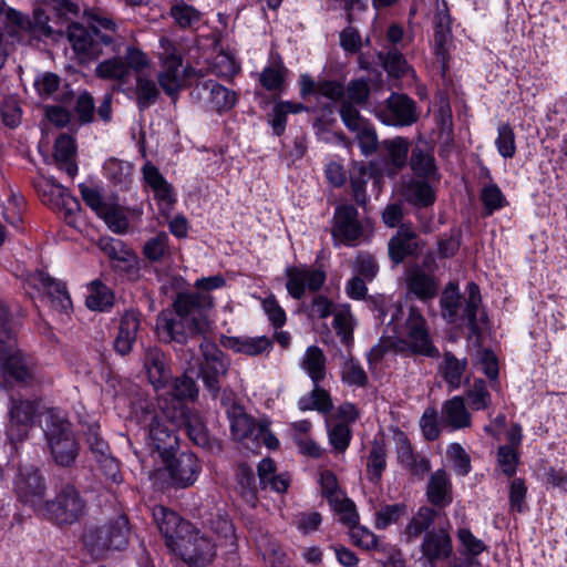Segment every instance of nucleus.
<instances>
[{
    "label": "nucleus",
    "instance_id": "obj_32",
    "mask_svg": "<svg viewBox=\"0 0 567 567\" xmlns=\"http://www.w3.org/2000/svg\"><path fill=\"white\" fill-rule=\"evenodd\" d=\"M258 476L262 488L285 493L290 484V477L282 473L276 474V464L271 458H264L258 464Z\"/></svg>",
    "mask_w": 567,
    "mask_h": 567
},
{
    "label": "nucleus",
    "instance_id": "obj_33",
    "mask_svg": "<svg viewBox=\"0 0 567 567\" xmlns=\"http://www.w3.org/2000/svg\"><path fill=\"white\" fill-rule=\"evenodd\" d=\"M408 289L417 299L426 302L437 296L439 284L431 275L416 270L408 278Z\"/></svg>",
    "mask_w": 567,
    "mask_h": 567
},
{
    "label": "nucleus",
    "instance_id": "obj_44",
    "mask_svg": "<svg viewBox=\"0 0 567 567\" xmlns=\"http://www.w3.org/2000/svg\"><path fill=\"white\" fill-rule=\"evenodd\" d=\"M354 319L350 306L343 305L334 309L333 328L341 342L350 347L353 341Z\"/></svg>",
    "mask_w": 567,
    "mask_h": 567
},
{
    "label": "nucleus",
    "instance_id": "obj_56",
    "mask_svg": "<svg viewBox=\"0 0 567 567\" xmlns=\"http://www.w3.org/2000/svg\"><path fill=\"white\" fill-rule=\"evenodd\" d=\"M451 40V30H441L435 29L434 32V53L436 55L437 61L441 63V73L445 76L446 71L449 69V42Z\"/></svg>",
    "mask_w": 567,
    "mask_h": 567
},
{
    "label": "nucleus",
    "instance_id": "obj_12",
    "mask_svg": "<svg viewBox=\"0 0 567 567\" xmlns=\"http://www.w3.org/2000/svg\"><path fill=\"white\" fill-rule=\"evenodd\" d=\"M14 491L24 504L39 511L44 503L45 483L33 464H20L14 477Z\"/></svg>",
    "mask_w": 567,
    "mask_h": 567
},
{
    "label": "nucleus",
    "instance_id": "obj_21",
    "mask_svg": "<svg viewBox=\"0 0 567 567\" xmlns=\"http://www.w3.org/2000/svg\"><path fill=\"white\" fill-rule=\"evenodd\" d=\"M143 365L150 382L156 390L164 388L171 381L168 360L159 348L148 347L144 350Z\"/></svg>",
    "mask_w": 567,
    "mask_h": 567
},
{
    "label": "nucleus",
    "instance_id": "obj_19",
    "mask_svg": "<svg viewBox=\"0 0 567 567\" xmlns=\"http://www.w3.org/2000/svg\"><path fill=\"white\" fill-rule=\"evenodd\" d=\"M172 483L177 487H188L195 483L202 471L197 456L192 452H183L164 461Z\"/></svg>",
    "mask_w": 567,
    "mask_h": 567
},
{
    "label": "nucleus",
    "instance_id": "obj_54",
    "mask_svg": "<svg viewBox=\"0 0 567 567\" xmlns=\"http://www.w3.org/2000/svg\"><path fill=\"white\" fill-rule=\"evenodd\" d=\"M237 477L243 498L254 507L257 501V488L252 470L247 466H241Z\"/></svg>",
    "mask_w": 567,
    "mask_h": 567
},
{
    "label": "nucleus",
    "instance_id": "obj_28",
    "mask_svg": "<svg viewBox=\"0 0 567 567\" xmlns=\"http://www.w3.org/2000/svg\"><path fill=\"white\" fill-rule=\"evenodd\" d=\"M466 369V358L458 359L451 351H445L442 361L439 363L437 371L450 390H457L462 385Z\"/></svg>",
    "mask_w": 567,
    "mask_h": 567
},
{
    "label": "nucleus",
    "instance_id": "obj_52",
    "mask_svg": "<svg viewBox=\"0 0 567 567\" xmlns=\"http://www.w3.org/2000/svg\"><path fill=\"white\" fill-rule=\"evenodd\" d=\"M379 59L390 75L400 78L409 71V64L398 49H391L385 54L379 53Z\"/></svg>",
    "mask_w": 567,
    "mask_h": 567
},
{
    "label": "nucleus",
    "instance_id": "obj_41",
    "mask_svg": "<svg viewBox=\"0 0 567 567\" xmlns=\"http://www.w3.org/2000/svg\"><path fill=\"white\" fill-rule=\"evenodd\" d=\"M342 359L343 362L340 367L341 381L349 386H367L369 378L360 362L350 353L348 355H343Z\"/></svg>",
    "mask_w": 567,
    "mask_h": 567
},
{
    "label": "nucleus",
    "instance_id": "obj_18",
    "mask_svg": "<svg viewBox=\"0 0 567 567\" xmlns=\"http://www.w3.org/2000/svg\"><path fill=\"white\" fill-rule=\"evenodd\" d=\"M37 411V404L32 401L11 400L7 430L11 441H21L27 437L30 429L33 426Z\"/></svg>",
    "mask_w": 567,
    "mask_h": 567
},
{
    "label": "nucleus",
    "instance_id": "obj_48",
    "mask_svg": "<svg viewBox=\"0 0 567 567\" xmlns=\"http://www.w3.org/2000/svg\"><path fill=\"white\" fill-rule=\"evenodd\" d=\"M404 195L410 203L423 207L432 205L435 199L432 187L420 181L410 182L405 186Z\"/></svg>",
    "mask_w": 567,
    "mask_h": 567
},
{
    "label": "nucleus",
    "instance_id": "obj_8",
    "mask_svg": "<svg viewBox=\"0 0 567 567\" xmlns=\"http://www.w3.org/2000/svg\"><path fill=\"white\" fill-rule=\"evenodd\" d=\"M27 284L39 291L50 308L58 313H68L72 300L63 281L43 270H35L27 277Z\"/></svg>",
    "mask_w": 567,
    "mask_h": 567
},
{
    "label": "nucleus",
    "instance_id": "obj_63",
    "mask_svg": "<svg viewBox=\"0 0 567 567\" xmlns=\"http://www.w3.org/2000/svg\"><path fill=\"white\" fill-rule=\"evenodd\" d=\"M350 537L355 546L363 549H380L378 536L368 528L354 525L350 528Z\"/></svg>",
    "mask_w": 567,
    "mask_h": 567
},
{
    "label": "nucleus",
    "instance_id": "obj_26",
    "mask_svg": "<svg viewBox=\"0 0 567 567\" xmlns=\"http://www.w3.org/2000/svg\"><path fill=\"white\" fill-rule=\"evenodd\" d=\"M426 496L429 502L439 508H444L452 503V483L444 470L432 473L426 487Z\"/></svg>",
    "mask_w": 567,
    "mask_h": 567
},
{
    "label": "nucleus",
    "instance_id": "obj_29",
    "mask_svg": "<svg viewBox=\"0 0 567 567\" xmlns=\"http://www.w3.org/2000/svg\"><path fill=\"white\" fill-rule=\"evenodd\" d=\"M300 368L310 378L312 383H321L328 374L327 357L318 346H310L306 349L300 360Z\"/></svg>",
    "mask_w": 567,
    "mask_h": 567
},
{
    "label": "nucleus",
    "instance_id": "obj_50",
    "mask_svg": "<svg viewBox=\"0 0 567 567\" xmlns=\"http://www.w3.org/2000/svg\"><path fill=\"white\" fill-rule=\"evenodd\" d=\"M328 437L334 451L343 453L350 444L352 430L347 422L331 421L328 423Z\"/></svg>",
    "mask_w": 567,
    "mask_h": 567
},
{
    "label": "nucleus",
    "instance_id": "obj_49",
    "mask_svg": "<svg viewBox=\"0 0 567 567\" xmlns=\"http://www.w3.org/2000/svg\"><path fill=\"white\" fill-rule=\"evenodd\" d=\"M461 295L454 282H449L442 292L440 305L442 315L449 322H455L460 308Z\"/></svg>",
    "mask_w": 567,
    "mask_h": 567
},
{
    "label": "nucleus",
    "instance_id": "obj_31",
    "mask_svg": "<svg viewBox=\"0 0 567 567\" xmlns=\"http://www.w3.org/2000/svg\"><path fill=\"white\" fill-rule=\"evenodd\" d=\"M179 415L182 424L186 427L189 439L199 446H206L209 443L208 431L203 416L199 412L181 405Z\"/></svg>",
    "mask_w": 567,
    "mask_h": 567
},
{
    "label": "nucleus",
    "instance_id": "obj_7",
    "mask_svg": "<svg viewBox=\"0 0 567 567\" xmlns=\"http://www.w3.org/2000/svg\"><path fill=\"white\" fill-rule=\"evenodd\" d=\"M39 511L56 525H72L84 515L85 502L75 487L68 484L54 499L44 502Z\"/></svg>",
    "mask_w": 567,
    "mask_h": 567
},
{
    "label": "nucleus",
    "instance_id": "obj_55",
    "mask_svg": "<svg viewBox=\"0 0 567 567\" xmlns=\"http://www.w3.org/2000/svg\"><path fill=\"white\" fill-rule=\"evenodd\" d=\"M481 200L487 215L501 209L506 203L504 194L495 183H488L483 187Z\"/></svg>",
    "mask_w": 567,
    "mask_h": 567
},
{
    "label": "nucleus",
    "instance_id": "obj_13",
    "mask_svg": "<svg viewBox=\"0 0 567 567\" xmlns=\"http://www.w3.org/2000/svg\"><path fill=\"white\" fill-rule=\"evenodd\" d=\"M162 51L158 53L162 70L158 73V83L163 91L171 97H175L182 89V56L178 54L172 40L166 37L159 39Z\"/></svg>",
    "mask_w": 567,
    "mask_h": 567
},
{
    "label": "nucleus",
    "instance_id": "obj_43",
    "mask_svg": "<svg viewBox=\"0 0 567 567\" xmlns=\"http://www.w3.org/2000/svg\"><path fill=\"white\" fill-rule=\"evenodd\" d=\"M371 174L364 162L353 163L350 171V184L353 199L358 205H365L368 196L365 192L367 183Z\"/></svg>",
    "mask_w": 567,
    "mask_h": 567
},
{
    "label": "nucleus",
    "instance_id": "obj_62",
    "mask_svg": "<svg viewBox=\"0 0 567 567\" xmlns=\"http://www.w3.org/2000/svg\"><path fill=\"white\" fill-rule=\"evenodd\" d=\"M100 248L112 259L118 261H130L132 257L131 250L120 239L102 238L100 240Z\"/></svg>",
    "mask_w": 567,
    "mask_h": 567
},
{
    "label": "nucleus",
    "instance_id": "obj_42",
    "mask_svg": "<svg viewBox=\"0 0 567 567\" xmlns=\"http://www.w3.org/2000/svg\"><path fill=\"white\" fill-rule=\"evenodd\" d=\"M114 293L112 290L101 282L93 280L89 286L85 305L91 310L105 311L113 306Z\"/></svg>",
    "mask_w": 567,
    "mask_h": 567
},
{
    "label": "nucleus",
    "instance_id": "obj_27",
    "mask_svg": "<svg viewBox=\"0 0 567 567\" xmlns=\"http://www.w3.org/2000/svg\"><path fill=\"white\" fill-rule=\"evenodd\" d=\"M417 250L419 241L415 231L404 225L389 241V255L395 264L402 262L408 256L416 254Z\"/></svg>",
    "mask_w": 567,
    "mask_h": 567
},
{
    "label": "nucleus",
    "instance_id": "obj_22",
    "mask_svg": "<svg viewBox=\"0 0 567 567\" xmlns=\"http://www.w3.org/2000/svg\"><path fill=\"white\" fill-rule=\"evenodd\" d=\"M221 344L236 353L249 357L268 355L274 349V340L266 336L223 337Z\"/></svg>",
    "mask_w": 567,
    "mask_h": 567
},
{
    "label": "nucleus",
    "instance_id": "obj_17",
    "mask_svg": "<svg viewBox=\"0 0 567 567\" xmlns=\"http://www.w3.org/2000/svg\"><path fill=\"white\" fill-rule=\"evenodd\" d=\"M153 517L171 550H175L176 543L185 534L192 532L190 523L185 522L177 513L162 505L153 508Z\"/></svg>",
    "mask_w": 567,
    "mask_h": 567
},
{
    "label": "nucleus",
    "instance_id": "obj_34",
    "mask_svg": "<svg viewBox=\"0 0 567 567\" xmlns=\"http://www.w3.org/2000/svg\"><path fill=\"white\" fill-rule=\"evenodd\" d=\"M437 511L429 506H422L419 511L413 515L409 524L404 529V536L408 543H413L423 533L430 532L429 528L433 525L435 517L437 516Z\"/></svg>",
    "mask_w": 567,
    "mask_h": 567
},
{
    "label": "nucleus",
    "instance_id": "obj_35",
    "mask_svg": "<svg viewBox=\"0 0 567 567\" xmlns=\"http://www.w3.org/2000/svg\"><path fill=\"white\" fill-rule=\"evenodd\" d=\"M312 390L301 396L298 401L300 411L316 410L322 414L330 413L333 409L332 399L327 390L321 388V383H312Z\"/></svg>",
    "mask_w": 567,
    "mask_h": 567
},
{
    "label": "nucleus",
    "instance_id": "obj_64",
    "mask_svg": "<svg viewBox=\"0 0 567 567\" xmlns=\"http://www.w3.org/2000/svg\"><path fill=\"white\" fill-rule=\"evenodd\" d=\"M171 394L178 400H194L198 394V389L195 381L190 377L182 375L172 381Z\"/></svg>",
    "mask_w": 567,
    "mask_h": 567
},
{
    "label": "nucleus",
    "instance_id": "obj_30",
    "mask_svg": "<svg viewBox=\"0 0 567 567\" xmlns=\"http://www.w3.org/2000/svg\"><path fill=\"white\" fill-rule=\"evenodd\" d=\"M466 300L465 308L463 311V319L466 320L467 327L472 336H478L482 327L481 322L484 321V315L478 317L480 306L482 302L481 292L478 286L471 281L466 286Z\"/></svg>",
    "mask_w": 567,
    "mask_h": 567
},
{
    "label": "nucleus",
    "instance_id": "obj_11",
    "mask_svg": "<svg viewBox=\"0 0 567 567\" xmlns=\"http://www.w3.org/2000/svg\"><path fill=\"white\" fill-rule=\"evenodd\" d=\"M199 347L204 358L199 368V375L212 396L217 398L220 390V378L227 374L229 361L213 342L204 341Z\"/></svg>",
    "mask_w": 567,
    "mask_h": 567
},
{
    "label": "nucleus",
    "instance_id": "obj_53",
    "mask_svg": "<svg viewBox=\"0 0 567 567\" xmlns=\"http://www.w3.org/2000/svg\"><path fill=\"white\" fill-rule=\"evenodd\" d=\"M410 165L412 171L421 177H430L435 173L434 157L421 148L412 151Z\"/></svg>",
    "mask_w": 567,
    "mask_h": 567
},
{
    "label": "nucleus",
    "instance_id": "obj_58",
    "mask_svg": "<svg viewBox=\"0 0 567 567\" xmlns=\"http://www.w3.org/2000/svg\"><path fill=\"white\" fill-rule=\"evenodd\" d=\"M340 117L346 127L351 132H357L370 124L364 117L361 116L355 104L348 101H342L340 105Z\"/></svg>",
    "mask_w": 567,
    "mask_h": 567
},
{
    "label": "nucleus",
    "instance_id": "obj_2",
    "mask_svg": "<svg viewBox=\"0 0 567 567\" xmlns=\"http://www.w3.org/2000/svg\"><path fill=\"white\" fill-rule=\"evenodd\" d=\"M66 38L83 62L96 60L102 55L121 54L125 40L124 35L114 38L96 28H85L80 23L68 27Z\"/></svg>",
    "mask_w": 567,
    "mask_h": 567
},
{
    "label": "nucleus",
    "instance_id": "obj_9",
    "mask_svg": "<svg viewBox=\"0 0 567 567\" xmlns=\"http://www.w3.org/2000/svg\"><path fill=\"white\" fill-rule=\"evenodd\" d=\"M174 553H177L182 559L176 567H205L214 556V545L192 527V532L185 534L175 545Z\"/></svg>",
    "mask_w": 567,
    "mask_h": 567
},
{
    "label": "nucleus",
    "instance_id": "obj_16",
    "mask_svg": "<svg viewBox=\"0 0 567 567\" xmlns=\"http://www.w3.org/2000/svg\"><path fill=\"white\" fill-rule=\"evenodd\" d=\"M148 443L163 461H168L178 450L179 445L175 427L169 426L166 417L158 414L153 415L151 419Z\"/></svg>",
    "mask_w": 567,
    "mask_h": 567
},
{
    "label": "nucleus",
    "instance_id": "obj_46",
    "mask_svg": "<svg viewBox=\"0 0 567 567\" xmlns=\"http://www.w3.org/2000/svg\"><path fill=\"white\" fill-rule=\"evenodd\" d=\"M467 400L471 410H486L492 405V396L484 380L477 379L465 391L464 400Z\"/></svg>",
    "mask_w": 567,
    "mask_h": 567
},
{
    "label": "nucleus",
    "instance_id": "obj_57",
    "mask_svg": "<svg viewBox=\"0 0 567 567\" xmlns=\"http://www.w3.org/2000/svg\"><path fill=\"white\" fill-rule=\"evenodd\" d=\"M329 504L339 515V520L342 524L349 526V528L358 524L359 515L357 513L354 503L350 498L342 495L338 498V501L331 502Z\"/></svg>",
    "mask_w": 567,
    "mask_h": 567
},
{
    "label": "nucleus",
    "instance_id": "obj_47",
    "mask_svg": "<svg viewBox=\"0 0 567 567\" xmlns=\"http://www.w3.org/2000/svg\"><path fill=\"white\" fill-rule=\"evenodd\" d=\"M135 94L140 111H144L156 102L159 96V91L153 80L138 75L136 78Z\"/></svg>",
    "mask_w": 567,
    "mask_h": 567
},
{
    "label": "nucleus",
    "instance_id": "obj_37",
    "mask_svg": "<svg viewBox=\"0 0 567 567\" xmlns=\"http://www.w3.org/2000/svg\"><path fill=\"white\" fill-rule=\"evenodd\" d=\"M114 55L99 63L95 68V74L102 80L126 83L131 76L130 68L124 59L118 56L120 54Z\"/></svg>",
    "mask_w": 567,
    "mask_h": 567
},
{
    "label": "nucleus",
    "instance_id": "obj_51",
    "mask_svg": "<svg viewBox=\"0 0 567 567\" xmlns=\"http://www.w3.org/2000/svg\"><path fill=\"white\" fill-rule=\"evenodd\" d=\"M495 146L503 158L508 159L515 156L516 137L513 127L508 123L498 125Z\"/></svg>",
    "mask_w": 567,
    "mask_h": 567
},
{
    "label": "nucleus",
    "instance_id": "obj_5",
    "mask_svg": "<svg viewBox=\"0 0 567 567\" xmlns=\"http://www.w3.org/2000/svg\"><path fill=\"white\" fill-rule=\"evenodd\" d=\"M393 331L396 333V349L429 358L440 355L430 337L426 320L417 308L411 307L404 324L400 329L394 326Z\"/></svg>",
    "mask_w": 567,
    "mask_h": 567
},
{
    "label": "nucleus",
    "instance_id": "obj_4",
    "mask_svg": "<svg viewBox=\"0 0 567 567\" xmlns=\"http://www.w3.org/2000/svg\"><path fill=\"white\" fill-rule=\"evenodd\" d=\"M44 435L54 462L61 466L71 465L78 454L79 444L72 424L65 414L50 409L44 415Z\"/></svg>",
    "mask_w": 567,
    "mask_h": 567
},
{
    "label": "nucleus",
    "instance_id": "obj_36",
    "mask_svg": "<svg viewBox=\"0 0 567 567\" xmlns=\"http://www.w3.org/2000/svg\"><path fill=\"white\" fill-rule=\"evenodd\" d=\"M202 90L208 94L210 106L218 112L229 110L236 103V93L215 81L204 82Z\"/></svg>",
    "mask_w": 567,
    "mask_h": 567
},
{
    "label": "nucleus",
    "instance_id": "obj_3",
    "mask_svg": "<svg viewBox=\"0 0 567 567\" xmlns=\"http://www.w3.org/2000/svg\"><path fill=\"white\" fill-rule=\"evenodd\" d=\"M11 326L0 332V385L2 383L17 382L32 384L37 380L38 365L34 359L22 352L13 338Z\"/></svg>",
    "mask_w": 567,
    "mask_h": 567
},
{
    "label": "nucleus",
    "instance_id": "obj_15",
    "mask_svg": "<svg viewBox=\"0 0 567 567\" xmlns=\"http://www.w3.org/2000/svg\"><path fill=\"white\" fill-rule=\"evenodd\" d=\"M288 293L297 300L305 297L306 291H318L326 281V272L321 269L306 266L288 267L285 271Z\"/></svg>",
    "mask_w": 567,
    "mask_h": 567
},
{
    "label": "nucleus",
    "instance_id": "obj_39",
    "mask_svg": "<svg viewBox=\"0 0 567 567\" xmlns=\"http://www.w3.org/2000/svg\"><path fill=\"white\" fill-rule=\"evenodd\" d=\"M386 467V450L383 441L374 440L367 457V477L377 484Z\"/></svg>",
    "mask_w": 567,
    "mask_h": 567
},
{
    "label": "nucleus",
    "instance_id": "obj_61",
    "mask_svg": "<svg viewBox=\"0 0 567 567\" xmlns=\"http://www.w3.org/2000/svg\"><path fill=\"white\" fill-rule=\"evenodd\" d=\"M99 217L103 218L110 229L115 233H125L128 228V220L125 215L114 205L109 204Z\"/></svg>",
    "mask_w": 567,
    "mask_h": 567
},
{
    "label": "nucleus",
    "instance_id": "obj_45",
    "mask_svg": "<svg viewBox=\"0 0 567 567\" xmlns=\"http://www.w3.org/2000/svg\"><path fill=\"white\" fill-rule=\"evenodd\" d=\"M145 258L152 262H159L171 257L169 237L165 231L145 241L143 247Z\"/></svg>",
    "mask_w": 567,
    "mask_h": 567
},
{
    "label": "nucleus",
    "instance_id": "obj_10",
    "mask_svg": "<svg viewBox=\"0 0 567 567\" xmlns=\"http://www.w3.org/2000/svg\"><path fill=\"white\" fill-rule=\"evenodd\" d=\"M375 115L382 123L396 127L411 126L420 117L416 102L403 93H392Z\"/></svg>",
    "mask_w": 567,
    "mask_h": 567
},
{
    "label": "nucleus",
    "instance_id": "obj_20",
    "mask_svg": "<svg viewBox=\"0 0 567 567\" xmlns=\"http://www.w3.org/2000/svg\"><path fill=\"white\" fill-rule=\"evenodd\" d=\"M409 148L410 142L405 137L396 136L382 141L384 167L381 173L394 177L406 165Z\"/></svg>",
    "mask_w": 567,
    "mask_h": 567
},
{
    "label": "nucleus",
    "instance_id": "obj_38",
    "mask_svg": "<svg viewBox=\"0 0 567 567\" xmlns=\"http://www.w3.org/2000/svg\"><path fill=\"white\" fill-rule=\"evenodd\" d=\"M288 70L280 56L271 58L269 64L259 75V82L267 91H281Z\"/></svg>",
    "mask_w": 567,
    "mask_h": 567
},
{
    "label": "nucleus",
    "instance_id": "obj_24",
    "mask_svg": "<svg viewBox=\"0 0 567 567\" xmlns=\"http://www.w3.org/2000/svg\"><path fill=\"white\" fill-rule=\"evenodd\" d=\"M141 316L134 310H127L121 317L118 333L114 340V349L121 355L128 354L137 338Z\"/></svg>",
    "mask_w": 567,
    "mask_h": 567
},
{
    "label": "nucleus",
    "instance_id": "obj_6",
    "mask_svg": "<svg viewBox=\"0 0 567 567\" xmlns=\"http://www.w3.org/2000/svg\"><path fill=\"white\" fill-rule=\"evenodd\" d=\"M131 534L127 517L117 515L101 526L87 528L83 534V542L92 554L102 555L106 550L124 549Z\"/></svg>",
    "mask_w": 567,
    "mask_h": 567
},
{
    "label": "nucleus",
    "instance_id": "obj_23",
    "mask_svg": "<svg viewBox=\"0 0 567 567\" xmlns=\"http://www.w3.org/2000/svg\"><path fill=\"white\" fill-rule=\"evenodd\" d=\"M421 551L431 565L444 560L452 554V539L444 528L425 533Z\"/></svg>",
    "mask_w": 567,
    "mask_h": 567
},
{
    "label": "nucleus",
    "instance_id": "obj_59",
    "mask_svg": "<svg viewBox=\"0 0 567 567\" xmlns=\"http://www.w3.org/2000/svg\"><path fill=\"white\" fill-rule=\"evenodd\" d=\"M406 507L403 504L384 505L375 513L374 526L378 529H385L404 515Z\"/></svg>",
    "mask_w": 567,
    "mask_h": 567
},
{
    "label": "nucleus",
    "instance_id": "obj_1",
    "mask_svg": "<svg viewBox=\"0 0 567 567\" xmlns=\"http://www.w3.org/2000/svg\"><path fill=\"white\" fill-rule=\"evenodd\" d=\"M214 307L209 293H179L173 310H163L156 319V332L164 342L184 344L188 339L204 334L209 329L208 311Z\"/></svg>",
    "mask_w": 567,
    "mask_h": 567
},
{
    "label": "nucleus",
    "instance_id": "obj_14",
    "mask_svg": "<svg viewBox=\"0 0 567 567\" xmlns=\"http://www.w3.org/2000/svg\"><path fill=\"white\" fill-rule=\"evenodd\" d=\"M331 235L336 241L353 246L363 235V226L359 220L358 209L351 204L336 207Z\"/></svg>",
    "mask_w": 567,
    "mask_h": 567
},
{
    "label": "nucleus",
    "instance_id": "obj_60",
    "mask_svg": "<svg viewBox=\"0 0 567 567\" xmlns=\"http://www.w3.org/2000/svg\"><path fill=\"white\" fill-rule=\"evenodd\" d=\"M348 102L355 105H363L370 97V86L365 79H355L349 82L346 87Z\"/></svg>",
    "mask_w": 567,
    "mask_h": 567
},
{
    "label": "nucleus",
    "instance_id": "obj_25",
    "mask_svg": "<svg viewBox=\"0 0 567 567\" xmlns=\"http://www.w3.org/2000/svg\"><path fill=\"white\" fill-rule=\"evenodd\" d=\"M441 422L454 431L472 425V415L465 405L464 396L455 395L443 403Z\"/></svg>",
    "mask_w": 567,
    "mask_h": 567
},
{
    "label": "nucleus",
    "instance_id": "obj_40",
    "mask_svg": "<svg viewBox=\"0 0 567 567\" xmlns=\"http://www.w3.org/2000/svg\"><path fill=\"white\" fill-rule=\"evenodd\" d=\"M168 14L181 29H194L202 20V12L184 0L175 1L171 6Z\"/></svg>",
    "mask_w": 567,
    "mask_h": 567
}]
</instances>
